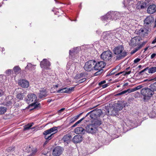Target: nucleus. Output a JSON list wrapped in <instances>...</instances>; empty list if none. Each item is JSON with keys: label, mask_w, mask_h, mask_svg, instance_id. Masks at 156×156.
Listing matches in <instances>:
<instances>
[{"label": "nucleus", "mask_w": 156, "mask_h": 156, "mask_svg": "<svg viewBox=\"0 0 156 156\" xmlns=\"http://www.w3.org/2000/svg\"><path fill=\"white\" fill-rule=\"evenodd\" d=\"M122 14L118 12H109L106 15L101 17L102 20L107 21L108 20H116L121 18Z\"/></svg>", "instance_id": "obj_1"}, {"label": "nucleus", "mask_w": 156, "mask_h": 156, "mask_svg": "<svg viewBox=\"0 0 156 156\" xmlns=\"http://www.w3.org/2000/svg\"><path fill=\"white\" fill-rule=\"evenodd\" d=\"M113 52L114 54L116 55V58L118 60L124 58L127 55V52L124 50V47L122 45L115 47L114 49Z\"/></svg>", "instance_id": "obj_2"}, {"label": "nucleus", "mask_w": 156, "mask_h": 156, "mask_svg": "<svg viewBox=\"0 0 156 156\" xmlns=\"http://www.w3.org/2000/svg\"><path fill=\"white\" fill-rule=\"evenodd\" d=\"M94 70H98V72L94 74L95 76L98 75L101 73L100 71L103 70L102 69L105 66V63L103 61H100L98 62L95 61Z\"/></svg>", "instance_id": "obj_3"}, {"label": "nucleus", "mask_w": 156, "mask_h": 156, "mask_svg": "<svg viewBox=\"0 0 156 156\" xmlns=\"http://www.w3.org/2000/svg\"><path fill=\"white\" fill-rule=\"evenodd\" d=\"M141 94L144 96L146 97H151L154 94L153 90L150 87L142 88L141 90Z\"/></svg>", "instance_id": "obj_4"}, {"label": "nucleus", "mask_w": 156, "mask_h": 156, "mask_svg": "<svg viewBox=\"0 0 156 156\" xmlns=\"http://www.w3.org/2000/svg\"><path fill=\"white\" fill-rule=\"evenodd\" d=\"M94 64H95L94 60H90L85 63L84 69L87 71H90L93 70L94 69Z\"/></svg>", "instance_id": "obj_5"}, {"label": "nucleus", "mask_w": 156, "mask_h": 156, "mask_svg": "<svg viewBox=\"0 0 156 156\" xmlns=\"http://www.w3.org/2000/svg\"><path fill=\"white\" fill-rule=\"evenodd\" d=\"M112 57V53L109 51H107L103 52L101 55V59L105 61L111 60Z\"/></svg>", "instance_id": "obj_6"}, {"label": "nucleus", "mask_w": 156, "mask_h": 156, "mask_svg": "<svg viewBox=\"0 0 156 156\" xmlns=\"http://www.w3.org/2000/svg\"><path fill=\"white\" fill-rule=\"evenodd\" d=\"M148 31V30L147 29L143 27L141 28L140 29L136 30L135 31V32L140 36L144 37L147 36Z\"/></svg>", "instance_id": "obj_7"}, {"label": "nucleus", "mask_w": 156, "mask_h": 156, "mask_svg": "<svg viewBox=\"0 0 156 156\" xmlns=\"http://www.w3.org/2000/svg\"><path fill=\"white\" fill-rule=\"evenodd\" d=\"M64 150L62 147H56L53 150L52 155L53 156H59L62 154Z\"/></svg>", "instance_id": "obj_8"}, {"label": "nucleus", "mask_w": 156, "mask_h": 156, "mask_svg": "<svg viewBox=\"0 0 156 156\" xmlns=\"http://www.w3.org/2000/svg\"><path fill=\"white\" fill-rule=\"evenodd\" d=\"M50 62L47 59H44L40 62V66L44 69H50Z\"/></svg>", "instance_id": "obj_9"}, {"label": "nucleus", "mask_w": 156, "mask_h": 156, "mask_svg": "<svg viewBox=\"0 0 156 156\" xmlns=\"http://www.w3.org/2000/svg\"><path fill=\"white\" fill-rule=\"evenodd\" d=\"M124 6L126 7L129 10H131L133 8L134 4V2L132 0H124L122 2Z\"/></svg>", "instance_id": "obj_10"}, {"label": "nucleus", "mask_w": 156, "mask_h": 156, "mask_svg": "<svg viewBox=\"0 0 156 156\" xmlns=\"http://www.w3.org/2000/svg\"><path fill=\"white\" fill-rule=\"evenodd\" d=\"M37 100V97L34 94H28L26 98V102L28 104H30L34 102H35Z\"/></svg>", "instance_id": "obj_11"}, {"label": "nucleus", "mask_w": 156, "mask_h": 156, "mask_svg": "<svg viewBox=\"0 0 156 156\" xmlns=\"http://www.w3.org/2000/svg\"><path fill=\"white\" fill-rule=\"evenodd\" d=\"M126 103L124 101L119 102L116 103L114 106V109L117 111L121 110L123 107H125Z\"/></svg>", "instance_id": "obj_12"}, {"label": "nucleus", "mask_w": 156, "mask_h": 156, "mask_svg": "<svg viewBox=\"0 0 156 156\" xmlns=\"http://www.w3.org/2000/svg\"><path fill=\"white\" fill-rule=\"evenodd\" d=\"M74 87H70L69 88L65 87L58 90L57 92L59 93H67L69 94L74 90Z\"/></svg>", "instance_id": "obj_13"}, {"label": "nucleus", "mask_w": 156, "mask_h": 156, "mask_svg": "<svg viewBox=\"0 0 156 156\" xmlns=\"http://www.w3.org/2000/svg\"><path fill=\"white\" fill-rule=\"evenodd\" d=\"M86 129L87 132L91 133H95L97 130L96 127L93 124L87 126L86 127Z\"/></svg>", "instance_id": "obj_14"}, {"label": "nucleus", "mask_w": 156, "mask_h": 156, "mask_svg": "<svg viewBox=\"0 0 156 156\" xmlns=\"http://www.w3.org/2000/svg\"><path fill=\"white\" fill-rule=\"evenodd\" d=\"M18 84L22 87L25 88H27L29 85V82L27 80L23 79L19 80Z\"/></svg>", "instance_id": "obj_15"}, {"label": "nucleus", "mask_w": 156, "mask_h": 156, "mask_svg": "<svg viewBox=\"0 0 156 156\" xmlns=\"http://www.w3.org/2000/svg\"><path fill=\"white\" fill-rule=\"evenodd\" d=\"M136 5V8L137 9H143L146 8L147 6L148 5V2L140 1L137 2Z\"/></svg>", "instance_id": "obj_16"}, {"label": "nucleus", "mask_w": 156, "mask_h": 156, "mask_svg": "<svg viewBox=\"0 0 156 156\" xmlns=\"http://www.w3.org/2000/svg\"><path fill=\"white\" fill-rule=\"evenodd\" d=\"M139 41L140 39L138 37H134L131 39L129 44L132 46H134L138 44Z\"/></svg>", "instance_id": "obj_17"}, {"label": "nucleus", "mask_w": 156, "mask_h": 156, "mask_svg": "<svg viewBox=\"0 0 156 156\" xmlns=\"http://www.w3.org/2000/svg\"><path fill=\"white\" fill-rule=\"evenodd\" d=\"M156 11V5L153 4L149 6L147 9V12L151 14L155 12Z\"/></svg>", "instance_id": "obj_18"}, {"label": "nucleus", "mask_w": 156, "mask_h": 156, "mask_svg": "<svg viewBox=\"0 0 156 156\" xmlns=\"http://www.w3.org/2000/svg\"><path fill=\"white\" fill-rule=\"evenodd\" d=\"M79 50L80 48L78 47L70 50L69 51V57L71 58L73 55L77 54L79 52Z\"/></svg>", "instance_id": "obj_19"}, {"label": "nucleus", "mask_w": 156, "mask_h": 156, "mask_svg": "<svg viewBox=\"0 0 156 156\" xmlns=\"http://www.w3.org/2000/svg\"><path fill=\"white\" fill-rule=\"evenodd\" d=\"M47 93V92L45 89L44 88L41 89L40 90V93L38 94L39 98H45L48 95Z\"/></svg>", "instance_id": "obj_20"}, {"label": "nucleus", "mask_w": 156, "mask_h": 156, "mask_svg": "<svg viewBox=\"0 0 156 156\" xmlns=\"http://www.w3.org/2000/svg\"><path fill=\"white\" fill-rule=\"evenodd\" d=\"M154 18L151 16L147 17L144 21V24L145 26L151 24L153 22Z\"/></svg>", "instance_id": "obj_21"}, {"label": "nucleus", "mask_w": 156, "mask_h": 156, "mask_svg": "<svg viewBox=\"0 0 156 156\" xmlns=\"http://www.w3.org/2000/svg\"><path fill=\"white\" fill-rule=\"evenodd\" d=\"M82 136L81 135H76L74 136L73 139V142L75 143H78L82 141Z\"/></svg>", "instance_id": "obj_22"}, {"label": "nucleus", "mask_w": 156, "mask_h": 156, "mask_svg": "<svg viewBox=\"0 0 156 156\" xmlns=\"http://www.w3.org/2000/svg\"><path fill=\"white\" fill-rule=\"evenodd\" d=\"M71 136L69 134H67L63 136L62 138V140L64 142H66L68 144L71 140Z\"/></svg>", "instance_id": "obj_23"}, {"label": "nucleus", "mask_w": 156, "mask_h": 156, "mask_svg": "<svg viewBox=\"0 0 156 156\" xmlns=\"http://www.w3.org/2000/svg\"><path fill=\"white\" fill-rule=\"evenodd\" d=\"M58 131L57 128L56 127H55L48 129L44 132V134H50L51 133L55 132V133H56Z\"/></svg>", "instance_id": "obj_24"}, {"label": "nucleus", "mask_w": 156, "mask_h": 156, "mask_svg": "<svg viewBox=\"0 0 156 156\" xmlns=\"http://www.w3.org/2000/svg\"><path fill=\"white\" fill-rule=\"evenodd\" d=\"M8 99H9V100L7 101L6 104V105L8 106L11 105L14 102V100L12 96H9L6 98V100Z\"/></svg>", "instance_id": "obj_25"}, {"label": "nucleus", "mask_w": 156, "mask_h": 156, "mask_svg": "<svg viewBox=\"0 0 156 156\" xmlns=\"http://www.w3.org/2000/svg\"><path fill=\"white\" fill-rule=\"evenodd\" d=\"M85 129L82 127L76 128L75 130V132L76 134H84Z\"/></svg>", "instance_id": "obj_26"}, {"label": "nucleus", "mask_w": 156, "mask_h": 156, "mask_svg": "<svg viewBox=\"0 0 156 156\" xmlns=\"http://www.w3.org/2000/svg\"><path fill=\"white\" fill-rule=\"evenodd\" d=\"M134 91L133 89V88L132 89H129L126 90H125L121 92L117 93V94H116V95L119 96L125 94L127 92H128V93H129Z\"/></svg>", "instance_id": "obj_27"}, {"label": "nucleus", "mask_w": 156, "mask_h": 156, "mask_svg": "<svg viewBox=\"0 0 156 156\" xmlns=\"http://www.w3.org/2000/svg\"><path fill=\"white\" fill-rule=\"evenodd\" d=\"M25 68L26 70H30L33 71L35 69V66L33 65L31 63H29L27 64Z\"/></svg>", "instance_id": "obj_28"}, {"label": "nucleus", "mask_w": 156, "mask_h": 156, "mask_svg": "<svg viewBox=\"0 0 156 156\" xmlns=\"http://www.w3.org/2000/svg\"><path fill=\"white\" fill-rule=\"evenodd\" d=\"M131 73V71H129L128 72H126L125 71L121 72H119V73H116L115 74V76H119V75L123 74V75L125 76H126V75H128L129 74Z\"/></svg>", "instance_id": "obj_29"}, {"label": "nucleus", "mask_w": 156, "mask_h": 156, "mask_svg": "<svg viewBox=\"0 0 156 156\" xmlns=\"http://www.w3.org/2000/svg\"><path fill=\"white\" fill-rule=\"evenodd\" d=\"M106 81L105 80L101 81L99 83L98 85L102 87V88H106L108 86V84H104V83H106Z\"/></svg>", "instance_id": "obj_30"}, {"label": "nucleus", "mask_w": 156, "mask_h": 156, "mask_svg": "<svg viewBox=\"0 0 156 156\" xmlns=\"http://www.w3.org/2000/svg\"><path fill=\"white\" fill-rule=\"evenodd\" d=\"M13 70L16 74L19 73L21 72V69L18 66H15L13 68Z\"/></svg>", "instance_id": "obj_31"}, {"label": "nucleus", "mask_w": 156, "mask_h": 156, "mask_svg": "<svg viewBox=\"0 0 156 156\" xmlns=\"http://www.w3.org/2000/svg\"><path fill=\"white\" fill-rule=\"evenodd\" d=\"M25 96V93L23 92V93H20L17 94L16 96L17 98L20 100L23 99V98Z\"/></svg>", "instance_id": "obj_32"}, {"label": "nucleus", "mask_w": 156, "mask_h": 156, "mask_svg": "<svg viewBox=\"0 0 156 156\" xmlns=\"http://www.w3.org/2000/svg\"><path fill=\"white\" fill-rule=\"evenodd\" d=\"M148 73L150 74H152L156 72V67L154 66L151 67L147 69Z\"/></svg>", "instance_id": "obj_33"}, {"label": "nucleus", "mask_w": 156, "mask_h": 156, "mask_svg": "<svg viewBox=\"0 0 156 156\" xmlns=\"http://www.w3.org/2000/svg\"><path fill=\"white\" fill-rule=\"evenodd\" d=\"M30 105H31L32 106L34 107V109H37L38 107H39V106L40 105V103H38L37 101V100L35 102H33L30 104Z\"/></svg>", "instance_id": "obj_34"}, {"label": "nucleus", "mask_w": 156, "mask_h": 156, "mask_svg": "<svg viewBox=\"0 0 156 156\" xmlns=\"http://www.w3.org/2000/svg\"><path fill=\"white\" fill-rule=\"evenodd\" d=\"M43 134L44 135V138L45 139L48 140H50L53 137V135L54 134V133L51 134L49 136H48V135L49 134H44V132H43Z\"/></svg>", "instance_id": "obj_35"}, {"label": "nucleus", "mask_w": 156, "mask_h": 156, "mask_svg": "<svg viewBox=\"0 0 156 156\" xmlns=\"http://www.w3.org/2000/svg\"><path fill=\"white\" fill-rule=\"evenodd\" d=\"M84 76L83 73L77 74L75 77V78L77 80H80L81 78L84 77Z\"/></svg>", "instance_id": "obj_36"}, {"label": "nucleus", "mask_w": 156, "mask_h": 156, "mask_svg": "<svg viewBox=\"0 0 156 156\" xmlns=\"http://www.w3.org/2000/svg\"><path fill=\"white\" fill-rule=\"evenodd\" d=\"M143 46V45L142 44H140V46L137 47V48H134L133 50H132L131 52V55H133L138 50L140 49L141 48H142Z\"/></svg>", "instance_id": "obj_37"}, {"label": "nucleus", "mask_w": 156, "mask_h": 156, "mask_svg": "<svg viewBox=\"0 0 156 156\" xmlns=\"http://www.w3.org/2000/svg\"><path fill=\"white\" fill-rule=\"evenodd\" d=\"M151 88L154 92V91H156V82L151 84L150 86Z\"/></svg>", "instance_id": "obj_38"}, {"label": "nucleus", "mask_w": 156, "mask_h": 156, "mask_svg": "<svg viewBox=\"0 0 156 156\" xmlns=\"http://www.w3.org/2000/svg\"><path fill=\"white\" fill-rule=\"evenodd\" d=\"M6 108L4 107H0V114H4L6 111Z\"/></svg>", "instance_id": "obj_39"}, {"label": "nucleus", "mask_w": 156, "mask_h": 156, "mask_svg": "<svg viewBox=\"0 0 156 156\" xmlns=\"http://www.w3.org/2000/svg\"><path fill=\"white\" fill-rule=\"evenodd\" d=\"M31 151H32L31 153L29 155H28L27 156H33L35 154L37 151V150L36 148H34L31 150Z\"/></svg>", "instance_id": "obj_40"}, {"label": "nucleus", "mask_w": 156, "mask_h": 156, "mask_svg": "<svg viewBox=\"0 0 156 156\" xmlns=\"http://www.w3.org/2000/svg\"><path fill=\"white\" fill-rule=\"evenodd\" d=\"M101 124V121L98 120H97L94 122V125L95 126H100Z\"/></svg>", "instance_id": "obj_41"}, {"label": "nucleus", "mask_w": 156, "mask_h": 156, "mask_svg": "<svg viewBox=\"0 0 156 156\" xmlns=\"http://www.w3.org/2000/svg\"><path fill=\"white\" fill-rule=\"evenodd\" d=\"M32 147L30 146H27L25 150L26 152L29 153L32 150Z\"/></svg>", "instance_id": "obj_42"}, {"label": "nucleus", "mask_w": 156, "mask_h": 156, "mask_svg": "<svg viewBox=\"0 0 156 156\" xmlns=\"http://www.w3.org/2000/svg\"><path fill=\"white\" fill-rule=\"evenodd\" d=\"M31 127L30 126V125L29 124L25 125L24 126V130H27L30 128Z\"/></svg>", "instance_id": "obj_43"}, {"label": "nucleus", "mask_w": 156, "mask_h": 156, "mask_svg": "<svg viewBox=\"0 0 156 156\" xmlns=\"http://www.w3.org/2000/svg\"><path fill=\"white\" fill-rule=\"evenodd\" d=\"M142 87H143V86L142 85H140L136 87L133 88V89L134 90V91H135L136 90H137L140 89Z\"/></svg>", "instance_id": "obj_44"}, {"label": "nucleus", "mask_w": 156, "mask_h": 156, "mask_svg": "<svg viewBox=\"0 0 156 156\" xmlns=\"http://www.w3.org/2000/svg\"><path fill=\"white\" fill-rule=\"evenodd\" d=\"M86 80V79L84 78H81V79H80L78 81V82L79 83H83Z\"/></svg>", "instance_id": "obj_45"}, {"label": "nucleus", "mask_w": 156, "mask_h": 156, "mask_svg": "<svg viewBox=\"0 0 156 156\" xmlns=\"http://www.w3.org/2000/svg\"><path fill=\"white\" fill-rule=\"evenodd\" d=\"M65 109V108H62L61 109H60V110H59L58 111V114L59 115H60V114Z\"/></svg>", "instance_id": "obj_46"}, {"label": "nucleus", "mask_w": 156, "mask_h": 156, "mask_svg": "<svg viewBox=\"0 0 156 156\" xmlns=\"http://www.w3.org/2000/svg\"><path fill=\"white\" fill-rule=\"evenodd\" d=\"M148 69V67H147L146 68L142 70L139 73L140 74H142V73H143L145 71H146L147 70V69Z\"/></svg>", "instance_id": "obj_47"}, {"label": "nucleus", "mask_w": 156, "mask_h": 156, "mask_svg": "<svg viewBox=\"0 0 156 156\" xmlns=\"http://www.w3.org/2000/svg\"><path fill=\"white\" fill-rule=\"evenodd\" d=\"M140 60V59L137 58H136L134 61V63H137V62H139Z\"/></svg>", "instance_id": "obj_48"}, {"label": "nucleus", "mask_w": 156, "mask_h": 156, "mask_svg": "<svg viewBox=\"0 0 156 156\" xmlns=\"http://www.w3.org/2000/svg\"><path fill=\"white\" fill-rule=\"evenodd\" d=\"M12 70L11 69H8L5 72V73L6 74L9 75L12 72Z\"/></svg>", "instance_id": "obj_49"}, {"label": "nucleus", "mask_w": 156, "mask_h": 156, "mask_svg": "<svg viewBox=\"0 0 156 156\" xmlns=\"http://www.w3.org/2000/svg\"><path fill=\"white\" fill-rule=\"evenodd\" d=\"M76 120V119L74 118H73L72 119H71L70 121V123H73Z\"/></svg>", "instance_id": "obj_50"}, {"label": "nucleus", "mask_w": 156, "mask_h": 156, "mask_svg": "<svg viewBox=\"0 0 156 156\" xmlns=\"http://www.w3.org/2000/svg\"><path fill=\"white\" fill-rule=\"evenodd\" d=\"M82 114V113H81L79 115H76L74 117V118L76 119V120L80 116V115Z\"/></svg>", "instance_id": "obj_51"}, {"label": "nucleus", "mask_w": 156, "mask_h": 156, "mask_svg": "<svg viewBox=\"0 0 156 156\" xmlns=\"http://www.w3.org/2000/svg\"><path fill=\"white\" fill-rule=\"evenodd\" d=\"M156 56V54L153 53L152 54L151 56V58L152 59L153 58Z\"/></svg>", "instance_id": "obj_52"}, {"label": "nucleus", "mask_w": 156, "mask_h": 156, "mask_svg": "<svg viewBox=\"0 0 156 156\" xmlns=\"http://www.w3.org/2000/svg\"><path fill=\"white\" fill-rule=\"evenodd\" d=\"M85 118V117L82 118L80 119L77 121L76 122L77 123V124H78L79 123L81 122Z\"/></svg>", "instance_id": "obj_53"}, {"label": "nucleus", "mask_w": 156, "mask_h": 156, "mask_svg": "<svg viewBox=\"0 0 156 156\" xmlns=\"http://www.w3.org/2000/svg\"><path fill=\"white\" fill-rule=\"evenodd\" d=\"M4 94V92L2 91V90L0 89V97L2 96Z\"/></svg>", "instance_id": "obj_54"}, {"label": "nucleus", "mask_w": 156, "mask_h": 156, "mask_svg": "<svg viewBox=\"0 0 156 156\" xmlns=\"http://www.w3.org/2000/svg\"><path fill=\"white\" fill-rule=\"evenodd\" d=\"M14 148H12L11 147H9V148L8 149V151H13L14 150Z\"/></svg>", "instance_id": "obj_55"}, {"label": "nucleus", "mask_w": 156, "mask_h": 156, "mask_svg": "<svg viewBox=\"0 0 156 156\" xmlns=\"http://www.w3.org/2000/svg\"><path fill=\"white\" fill-rule=\"evenodd\" d=\"M156 43V37H155V38L154 39L153 41L152 42V44H154Z\"/></svg>", "instance_id": "obj_56"}, {"label": "nucleus", "mask_w": 156, "mask_h": 156, "mask_svg": "<svg viewBox=\"0 0 156 156\" xmlns=\"http://www.w3.org/2000/svg\"><path fill=\"white\" fill-rule=\"evenodd\" d=\"M54 101V100H52V99H51V98H49V99H48V100L47 101L48 103H50L51 101Z\"/></svg>", "instance_id": "obj_57"}, {"label": "nucleus", "mask_w": 156, "mask_h": 156, "mask_svg": "<svg viewBox=\"0 0 156 156\" xmlns=\"http://www.w3.org/2000/svg\"><path fill=\"white\" fill-rule=\"evenodd\" d=\"M49 140H46V141L44 142V145H46L48 143Z\"/></svg>", "instance_id": "obj_58"}, {"label": "nucleus", "mask_w": 156, "mask_h": 156, "mask_svg": "<svg viewBox=\"0 0 156 156\" xmlns=\"http://www.w3.org/2000/svg\"><path fill=\"white\" fill-rule=\"evenodd\" d=\"M78 124H77V123L76 122L72 126V127H75L76 126H77V125Z\"/></svg>", "instance_id": "obj_59"}, {"label": "nucleus", "mask_w": 156, "mask_h": 156, "mask_svg": "<svg viewBox=\"0 0 156 156\" xmlns=\"http://www.w3.org/2000/svg\"><path fill=\"white\" fill-rule=\"evenodd\" d=\"M28 124L30 125V126L31 127L34 124V122H31L30 123H29Z\"/></svg>", "instance_id": "obj_60"}, {"label": "nucleus", "mask_w": 156, "mask_h": 156, "mask_svg": "<svg viewBox=\"0 0 156 156\" xmlns=\"http://www.w3.org/2000/svg\"><path fill=\"white\" fill-rule=\"evenodd\" d=\"M154 28H155L156 27V18H155V22H154Z\"/></svg>", "instance_id": "obj_61"}, {"label": "nucleus", "mask_w": 156, "mask_h": 156, "mask_svg": "<svg viewBox=\"0 0 156 156\" xmlns=\"http://www.w3.org/2000/svg\"><path fill=\"white\" fill-rule=\"evenodd\" d=\"M58 85L57 84V85H55L54 86V87L55 88H57V87H58Z\"/></svg>", "instance_id": "obj_62"}, {"label": "nucleus", "mask_w": 156, "mask_h": 156, "mask_svg": "<svg viewBox=\"0 0 156 156\" xmlns=\"http://www.w3.org/2000/svg\"><path fill=\"white\" fill-rule=\"evenodd\" d=\"M145 44V42H143L141 44L143 46Z\"/></svg>", "instance_id": "obj_63"}, {"label": "nucleus", "mask_w": 156, "mask_h": 156, "mask_svg": "<svg viewBox=\"0 0 156 156\" xmlns=\"http://www.w3.org/2000/svg\"><path fill=\"white\" fill-rule=\"evenodd\" d=\"M141 67H142V66H141V65H139V66H138V68H141Z\"/></svg>", "instance_id": "obj_64"}]
</instances>
